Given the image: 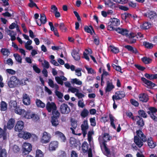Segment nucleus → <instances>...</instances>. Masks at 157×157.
I'll return each instance as SVG.
<instances>
[{
	"mask_svg": "<svg viewBox=\"0 0 157 157\" xmlns=\"http://www.w3.org/2000/svg\"><path fill=\"white\" fill-rule=\"evenodd\" d=\"M147 144L151 148H154L156 146V143L153 141L152 138L151 137L148 138L147 139Z\"/></svg>",
	"mask_w": 157,
	"mask_h": 157,
	"instance_id": "22",
	"label": "nucleus"
},
{
	"mask_svg": "<svg viewBox=\"0 0 157 157\" xmlns=\"http://www.w3.org/2000/svg\"><path fill=\"white\" fill-rule=\"evenodd\" d=\"M111 137L107 133H104L101 136H99V141L100 144H106L105 143L111 139Z\"/></svg>",
	"mask_w": 157,
	"mask_h": 157,
	"instance_id": "4",
	"label": "nucleus"
},
{
	"mask_svg": "<svg viewBox=\"0 0 157 157\" xmlns=\"http://www.w3.org/2000/svg\"><path fill=\"white\" fill-rule=\"evenodd\" d=\"M151 26V25L150 23L148 22H145L141 25L140 27L142 29H149Z\"/></svg>",
	"mask_w": 157,
	"mask_h": 157,
	"instance_id": "38",
	"label": "nucleus"
},
{
	"mask_svg": "<svg viewBox=\"0 0 157 157\" xmlns=\"http://www.w3.org/2000/svg\"><path fill=\"white\" fill-rule=\"evenodd\" d=\"M144 15L150 19H154L157 17V14L155 12L152 11H149L147 13L144 14Z\"/></svg>",
	"mask_w": 157,
	"mask_h": 157,
	"instance_id": "23",
	"label": "nucleus"
},
{
	"mask_svg": "<svg viewBox=\"0 0 157 157\" xmlns=\"http://www.w3.org/2000/svg\"><path fill=\"white\" fill-rule=\"evenodd\" d=\"M36 103L37 106L38 107L43 108L45 107V104L39 99H36Z\"/></svg>",
	"mask_w": 157,
	"mask_h": 157,
	"instance_id": "43",
	"label": "nucleus"
},
{
	"mask_svg": "<svg viewBox=\"0 0 157 157\" xmlns=\"http://www.w3.org/2000/svg\"><path fill=\"white\" fill-rule=\"evenodd\" d=\"M1 51L3 54L5 56H8L10 54L9 50L6 48H2Z\"/></svg>",
	"mask_w": 157,
	"mask_h": 157,
	"instance_id": "54",
	"label": "nucleus"
},
{
	"mask_svg": "<svg viewBox=\"0 0 157 157\" xmlns=\"http://www.w3.org/2000/svg\"><path fill=\"white\" fill-rule=\"evenodd\" d=\"M52 117H54L57 118H58L60 116V113L57 110V109L52 111Z\"/></svg>",
	"mask_w": 157,
	"mask_h": 157,
	"instance_id": "51",
	"label": "nucleus"
},
{
	"mask_svg": "<svg viewBox=\"0 0 157 157\" xmlns=\"http://www.w3.org/2000/svg\"><path fill=\"white\" fill-rule=\"evenodd\" d=\"M46 21V16L44 14H40V20L37 19L36 20V22L37 24L39 26L41 25L42 24H45Z\"/></svg>",
	"mask_w": 157,
	"mask_h": 157,
	"instance_id": "15",
	"label": "nucleus"
},
{
	"mask_svg": "<svg viewBox=\"0 0 157 157\" xmlns=\"http://www.w3.org/2000/svg\"><path fill=\"white\" fill-rule=\"evenodd\" d=\"M125 96V92L123 91H119L116 92L115 94L112 96L113 101L120 100L124 98Z\"/></svg>",
	"mask_w": 157,
	"mask_h": 157,
	"instance_id": "8",
	"label": "nucleus"
},
{
	"mask_svg": "<svg viewBox=\"0 0 157 157\" xmlns=\"http://www.w3.org/2000/svg\"><path fill=\"white\" fill-rule=\"evenodd\" d=\"M23 154L24 155L28 154L32 150L31 145L28 143H24L22 146Z\"/></svg>",
	"mask_w": 157,
	"mask_h": 157,
	"instance_id": "7",
	"label": "nucleus"
},
{
	"mask_svg": "<svg viewBox=\"0 0 157 157\" xmlns=\"http://www.w3.org/2000/svg\"><path fill=\"white\" fill-rule=\"evenodd\" d=\"M84 29L86 32L89 33H92L93 28L91 26H90L89 27L87 26H86L85 27Z\"/></svg>",
	"mask_w": 157,
	"mask_h": 157,
	"instance_id": "55",
	"label": "nucleus"
},
{
	"mask_svg": "<svg viewBox=\"0 0 157 157\" xmlns=\"http://www.w3.org/2000/svg\"><path fill=\"white\" fill-rule=\"evenodd\" d=\"M48 84L51 87L54 88L56 90L58 89L59 86L56 84H54L53 81L52 79H48Z\"/></svg>",
	"mask_w": 157,
	"mask_h": 157,
	"instance_id": "36",
	"label": "nucleus"
},
{
	"mask_svg": "<svg viewBox=\"0 0 157 157\" xmlns=\"http://www.w3.org/2000/svg\"><path fill=\"white\" fill-rule=\"evenodd\" d=\"M141 59L142 61L146 64L150 63L152 61L151 59L146 57H144Z\"/></svg>",
	"mask_w": 157,
	"mask_h": 157,
	"instance_id": "47",
	"label": "nucleus"
},
{
	"mask_svg": "<svg viewBox=\"0 0 157 157\" xmlns=\"http://www.w3.org/2000/svg\"><path fill=\"white\" fill-rule=\"evenodd\" d=\"M88 144L86 142H84L82 145V150L83 152L85 153L88 149Z\"/></svg>",
	"mask_w": 157,
	"mask_h": 157,
	"instance_id": "44",
	"label": "nucleus"
},
{
	"mask_svg": "<svg viewBox=\"0 0 157 157\" xmlns=\"http://www.w3.org/2000/svg\"><path fill=\"white\" fill-rule=\"evenodd\" d=\"M55 80L57 82L61 85L63 84V81H66L67 79L63 76H61L60 77L56 76L55 78Z\"/></svg>",
	"mask_w": 157,
	"mask_h": 157,
	"instance_id": "21",
	"label": "nucleus"
},
{
	"mask_svg": "<svg viewBox=\"0 0 157 157\" xmlns=\"http://www.w3.org/2000/svg\"><path fill=\"white\" fill-rule=\"evenodd\" d=\"M137 135L134 136V142L137 145L140 147L143 145V142L147 140V138L141 130L136 131Z\"/></svg>",
	"mask_w": 157,
	"mask_h": 157,
	"instance_id": "1",
	"label": "nucleus"
},
{
	"mask_svg": "<svg viewBox=\"0 0 157 157\" xmlns=\"http://www.w3.org/2000/svg\"><path fill=\"white\" fill-rule=\"evenodd\" d=\"M104 3L105 5L107 7H109L111 8H112L115 6L114 4L112 2L108 1L107 2L106 1H105Z\"/></svg>",
	"mask_w": 157,
	"mask_h": 157,
	"instance_id": "52",
	"label": "nucleus"
},
{
	"mask_svg": "<svg viewBox=\"0 0 157 157\" xmlns=\"http://www.w3.org/2000/svg\"><path fill=\"white\" fill-rule=\"evenodd\" d=\"M114 88V86L112 82L107 81L106 83V87L105 89L106 92H109Z\"/></svg>",
	"mask_w": 157,
	"mask_h": 157,
	"instance_id": "25",
	"label": "nucleus"
},
{
	"mask_svg": "<svg viewBox=\"0 0 157 157\" xmlns=\"http://www.w3.org/2000/svg\"><path fill=\"white\" fill-rule=\"evenodd\" d=\"M24 122L21 121H18L15 127V129L16 131L20 132L24 128Z\"/></svg>",
	"mask_w": 157,
	"mask_h": 157,
	"instance_id": "16",
	"label": "nucleus"
},
{
	"mask_svg": "<svg viewBox=\"0 0 157 157\" xmlns=\"http://www.w3.org/2000/svg\"><path fill=\"white\" fill-rule=\"evenodd\" d=\"M51 138V134L45 131L43 133L42 136L40 140V141L42 144H46L50 141Z\"/></svg>",
	"mask_w": 157,
	"mask_h": 157,
	"instance_id": "2",
	"label": "nucleus"
},
{
	"mask_svg": "<svg viewBox=\"0 0 157 157\" xmlns=\"http://www.w3.org/2000/svg\"><path fill=\"white\" fill-rule=\"evenodd\" d=\"M78 105L79 107L82 108H83L85 106V105L83 101V100H79L78 102Z\"/></svg>",
	"mask_w": 157,
	"mask_h": 157,
	"instance_id": "62",
	"label": "nucleus"
},
{
	"mask_svg": "<svg viewBox=\"0 0 157 157\" xmlns=\"http://www.w3.org/2000/svg\"><path fill=\"white\" fill-rule=\"evenodd\" d=\"M46 108L49 112H52L57 109L56 104L52 102H48L46 104Z\"/></svg>",
	"mask_w": 157,
	"mask_h": 157,
	"instance_id": "13",
	"label": "nucleus"
},
{
	"mask_svg": "<svg viewBox=\"0 0 157 157\" xmlns=\"http://www.w3.org/2000/svg\"><path fill=\"white\" fill-rule=\"evenodd\" d=\"M125 48L128 49L129 51L134 53L136 54L138 52L136 48H134L130 46L126 45L125 46Z\"/></svg>",
	"mask_w": 157,
	"mask_h": 157,
	"instance_id": "46",
	"label": "nucleus"
},
{
	"mask_svg": "<svg viewBox=\"0 0 157 157\" xmlns=\"http://www.w3.org/2000/svg\"><path fill=\"white\" fill-rule=\"evenodd\" d=\"M90 121L91 126H94L96 125L95 118V117L90 118Z\"/></svg>",
	"mask_w": 157,
	"mask_h": 157,
	"instance_id": "64",
	"label": "nucleus"
},
{
	"mask_svg": "<svg viewBox=\"0 0 157 157\" xmlns=\"http://www.w3.org/2000/svg\"><path fill=\"white\" fill-rule=\"evenodd\" d=\"M32 41L31 40H29L25 43V47L28 50H31L33 48V47L30 45L32 44Z\"/></svg>",
	"mask_w": 157,
	"mask_h": 157,
	"instance_id": "39",
	"label": "nucleus"
},
{
	"mask_svg": "<svg viewBox=\"0 0 157 157\" xmlns=\"http://www.w3.org/2000/svg\"><path fill=\"white\" fill-rule=\"evenodd\" d=\"M2 137L3 140H5L7 138L6 134L4 131L0 128V138Z\"/></svg>",
	"mask_w": 157,
	"mask_h": 157,
	"instance_id": "45",
	"label": "nucleus"
},
{
	"mask_svg": "<svg viewBox=\"0 0 157 157\" xmlns=\"http://www.w3.org/2000/svg\"><path fill=\"white\" fill-rule=\"evenodd\" d=\"M58 118L52 117L51 122L52 126L55 127L57 126L59 124V121L58 120Z\"/></svg>",
	"mask_w": 157,
	"mask_h": 157,
	"instance_id": "35",
	"label": "nucleus"
},
{
	"mask_svg": "<svg viewBox=\"0 0 157 157\" xmlns=\"http://www.w3.org/2000/svg\"><path fill=\"white\" fill-rule=\"evenodd\" d=\"M89 112L87 109H84L80 113L81 116L83 118H85L88 115Z\"/></svg>",
	"mask_w": 157,
	"mask_h": 157,
	"instance_id": "42",
	"label": "nucleus"
},
{
	"mask_svg": "<svg viewBox=\"0 0 157 157\" xmlns=\"http://www.w3.org/2000/svg\"><path fill=\"white\" fill-rule=\"evenodd\" d=\"M139 98L140 101L144 102H147L148 99V96L145 94H140Z\"/></svg>",
	"mask_w": 157,
	"mask_h": 157,
	"instance_id": "27",
	"label": "nucleus"
},
{
	"mask_svg": "<svg viewBox=\"0 0 157 157\" xmlns=\"http://www.w3.org/2000/svg\"><path fill=\"white\" fill-rule=\"evenodd\" d=\"M85 67L88 74H94L96 73V72L92 68L89 67L87 66H85Z\"/></svg>",
	"mask_w": 157,
	"mask_h": 157,
	"instance_id": "48",
	"label": "nucleus"
},
{
	"mask_svg": "<svg viewBox=\"0 0 157 157\" xmlns=\"http://www.w3.org/2000/svg\"><path fill=\"white\" fill-rule=\"evenodd\" d=\"M68 91L73 93H77L79 91V90L77 88L72 87L69 88Z\"/></svg>",
	"mask_w": 157,
	"mask_h": 157,
	"instance_id": "60",
	"label": "nucleus"
},
{
	"mask_svg": "<svg viewBox=\"0 0 157 157\" xmlns=\"http://www.w3.org/2000/svg\"><path fill=\"white\" fill-rule=\"evenodd\" d=\"M7 152L5 148L0 147V157H6Z\"/></svg>",
	"mask_w": 157,
	"mask_h": 157,
	"instance_id": "41",
	"label": "nucleus"
},
{
	"mask_svg": "<svg viewBox=\"0 0 157 157\" xmlns=\"http://www.w3.org/2000/svg\"><path fill=\"white\" fill-rule=\"evenodd\" d=\"M10 105L11 107H13L15 108L17 107V102L15 101H11L10 103Z\"/></svg>",
	"mask_w": 157,
	"mask_h": 157,
	"instance_id": "63",
	"label": "nucleus"
},
{
	"mask_svg": "<svg viewBox=\"0 0 157 157\" xmlns=\"http://www.w3.org/2000/svg\"><path fill=\"white\" fill-rule=\"evenodd\" d=\"M15 120L13 119H10L8 121L7 128L9 129H11L13 128L14 125Z\"/></svg>",
	"mask_w": 157,
	"mask_h": 157,
	"instance_id": "33",
	"label": "nucleus"
},
{
	"mask_svg": "<svg viewBox=\"0 0 157 157\" xmlns=\"http://www.w3.org/2000/svg\"><path fill=\"white\" fill-rule=\"evenodd\" d=\"M71 126L72 127L70 128V129L72 131V133L75 135L76 134L75 132L74 129H75L77 127V123L76 121H71Z\"/></svg>",
	"mask_w": 157,
	"mask_h": 157,
	"instance_id": "34",
	"label": "nucleus"
},
{
	"mask_svg": "<svg viewBox=\"0 0 157 157\" xmlns=\"http://www.w3.org/2000/svg\"><path fill=\"white\" fill-rule=\"evenodd\" d=\"M26 118L32 119L34 121H36L39 119V117L37 115L34 113H31L30 112L28 111V114L26 116Z\"/></svg>",
	"mask_w": 157,
	"mask_h": 157,
	"instance_id": "18",
	"label": "nucleus"
},
{
	"mask_svg": "<svg viewBox=\"0 0 157 157\" xmlns=\"http://www.w3.org/2000/svg\"><path fill=\"white\" fill-rule=\"evenodd\" d=\"M14 110L16 113L26 118V116L28 114V111H25L24 109H22L19 107H16Z\"/></svg>",
	"mask_w": 157,
	"mask_h": 157,
	"instance_id": "12",
	"label": "nucleus"
},
{
	"mask_svg": "<svg viewBox=\"0 0 157 157\" xmlns=\"http://www.w3.org/2000/svg\"><path fill=\"white\" fill-rule=\"evenodd\" d=\"M108 50L114 53H118L119 52L118 48L114 46L110 45L108 47Z\"/></svg>",
	"mask_w": 157,
	"mask_h": 157,
	"instance_id": "40",
	"label": "nucleus"
},
{
	"mask_svg": "<svg viewBox=\"0 0 157 157\" xmlns=\"http://www.w3.org/2000/svg\"><path fill=\"white\" fill-rule=\"evenodd\" d=\"M115 30L119 33L122 35L128 37L129 35L128 31L126 29H123L120 27L116 28Z\"/></svg>",
	"mask_w": 157,
	"mask_h": 157,
	"instance_id": "14",
	"label": "nucleus"
},
{
	"mask_svg": "<svg viewBox=\"0 0 157 157\" xmlns=\"http://www.w3.org/2000/svg\"><path fill=\"white\" fill-rule=\"evenodd\" d=\"M71 82L72 84H76L78 86H81L82 84V81L77 78L71 79Z\"/></svg>",
	"mask_w": 157,
	"mask_h": 157,
	"instance_id": "32",
	"label": "nucleus"
},
{
	"mask_svg": "<svg viewBox=\"0 0 157 157\" xmlns=\"http://www.w3.org/2000/svg\"><path fill=\"white\" fill-rule=\"evenodd\" d=\"M81 71L82 69L81 68H78L75 69V75L78 77L81 76Z\"/></svg>",
	"mask_w": 157,
	"mask_h": 157,
	"instance_id": "56",
	"label": "nucleus"
},
{
	"mask_svg": "<svg viewBox=\"0 0 157 157\" xmlns=\"http://www.w3.org/2000/svg\"><path fill=\"white\" fill-rule=\"evenodd\" d=\"M1 107L2 111H5L7 109V104L4 101H2L1 105Z\"/></svg>",
	"mask_w": 157,
	"mask_h": 157,
	"instance_id": "53",
	"label": "nucleus"
},
{
	"mask_svg": "<svg viewBox=\"0 0 157 157\" xmlns=\"http://www.w3.org/2000/svg\"><path fill=\"white\" fill-rule=\"evenodd\" d=\"M128 37L129 38V41L130 43H133L136 42V39L135 38L136 35L133 33H129Z\"/></svg>",
	"mask_w": 157,
	"mask_h": 157,
	"instance_id": "28",
	"label": "nucleus"
},
{
	"mask_svg": "<svg viewBox=\"0 0 157 157\" xmlns=\"http://www.w3.org/2000/svg\"><path fill=\"white\" fill-rule=\"evenodd\" d=\"M109 118L110 124L111 126L114 129L116 128V127L114 124V122H116L117 121L116 119L113 117V116L111 114H109Z\"/></svg>",
	"mask_w": 157,
	"mask_h": 157,
	"instance_id": "29",
	"label": "nucleus"
},
{
	"mask_svg": "<svg viewBox=\"0 0 157 157\" xmlns=\"http://www.w3.org/2000/svg\"><path fill=\"white\" fill-rule=\"evenodd\" d=\"M23 101L24 104L25 105H29L30 104V98L29 96L26 94L23 95Z\"/></svg>",
	"mask_w": 157,
	"mask_h": 157,
	"instance_id": "20",
	"label": "nucleus"
},
{
	"mask_svg": "<svg viewBox=\"0 0 157 157\" xmlns=\"http://www.w3.org/2000/svg\"><path fill=\"white\" fill-rule=\"evenodd\" d=\"M42 65L45 68L48 69L49 68V64L48 62L45 60H44L42 63Z\"/></svg>",
	"mask_w": 157,
	"mask_h": 157,
	"instance_id": "61",
	"label": "nucleus"
},
{
	"mask_svg": "<svg viewBox=\"0 0 157 157\" xmlns=\"http://www.w3.org/2000/svg\"><path fill=\"white\" fill-rule=\"evenodd\" d=\"M43 152L40 150L38 149L36 151L35 157H44Z\"/></svg>",
	"mask_w": 157,
	"mask_h": 157,
	"instance_id": "50",
	"label": "nucleus"
},
{
	"mask_svg": "<svg viewBox=\"0 0 157 157\" xmlns=\"http://www.w3.org/2000/svg\"><path fill=\"white\" fill-rule=\"evenodd\" d=\"M70 143L71 146L77 147L79 144V142L74 138L72 137L70 139Z\"/></svg>",
	"mask_w": 157,
	"mask_h": 157,
	"instance_id": "26",
	"label": "nucleus"
},
{
	"mask_svg": "<svg viewBox=\"0 0 157 157\" xmlns=\"http://www.w3.org/2000/svg\"><path fill=\"white\" fill-rule=\"evenodd\" d=\"M86 52L87 53V54L85 52H84L83 53V56L84 58L87 60V61H89L90 60V59L89 58V57L88 56V54L89 53H90L91 52V50H90V52H89L88 50H86Z\"/></svg>",
	"mask_w": 157,
	"mask_h": 157,
	"instance_id": "57",
	"label": "nucleus"
},
{
	"mask_svg": "<svg viewBox=\"0 0 157 157\" xmlns=\"http://www.w3.org/2000/svg\"><path fill=\"white\" fill-rule=\"evenodd\" d=\"M58 146L59 143L57 141H52L49 145L48 150L50 151H55L58 148Z\"/></svg>",
	"mask_w": 157,
	"mask_h": 157,
	"instance_id": "11",
	"label": "nucleus"
},
{
	"mask_svg": "<svg viewBox=\"0 0 157 157\" xmlns=\"http://www.w3.org/2000/svg\"><path fill=\"white\" fill-rule=\"evenodd\" d=\"M93 134V132L91 131H89L88 133V140L90 145H92L93 144V138L92 137Z\"/></svg>",
	"mask_w": 157,
	"mask_h": 157,
	"instance_id": "37",
	"label": "nucleus"
},
{
	"mask_svg": "<svg viewBox=\"0 0 157 157\" xmlns=\"http://www.w3.org/2000/svg\"><path fill=\"white\" fill-rule=\"evenodd\" d=\"M157 109L154 107H150L147 113L150 115L151 117L154 121H157Z\"/></svg>",
	"mask_w": 157,
	"mask_h": 157,
	"instance_id": "6",
	"label": "nucleus"
},
{
	"mask_svg": "<svg viewBox=\"0 0 157 157\" xmlns=\"http://www.w3.org/2000/svg\"><path fill=\"white\" fill-rule=\"evenodd\" d=\"M71 55L75 60H78L80 59V57L78 52L77 51L74 50L72 52Z\"/></svg>",
	"mask_w": 157,
	"mask_h": 157,
	"instance_id": "31",
	"label": "nucleus"
},
{
	"mask_svg": "<svg viewBox=\"0 0 157 157\" xmlns=\"http://www.w3.org/2000/svg\"><path fill=\"white\" fill-rule=\"evenodd\" d=\"M139 115L144 118H146L147 117V114L143 110H140L138 111Z\"/></svg>",
	"mask_w": 157,
	"mask_h": 157,
	"instance_id": "58",
	"label": "nucleus"
},
{
	"mask_svg": "<svg viewBox=\"0 0 157 157\" xmlns=\"http://www.w3.org/2000/svg\"><path fill=\"white\" fill-rule=\"evenodd\" d=\"M81 128L83 132V136L85 137L89 128L88 121L87 120H84V121L81 125Z\"/></svg>",
	"mask_w": 157,
	"mask_h": 157,
	"instance_id": "10",
	"label": "nucleus"
},
{
	"mask_svg": "<svg viewBox=\"0 0 157 157\" xmlns=\"http://www.w3.org/2000/svg\"><path fill=\"white\" fill-rule=\"evenodd\" d=\"M142 80L145 84V86L148 88H151L155 86V85L154 83L150 81H149L144 78H142Z\"/></svg>",
	"mask_w": 157,
	"mask_h": 157,
	"instance_id": "17",
	"label": "nucleus"
},
{
	"mask_svg": "<svg viewBox=\"0 0 157 157\" xmlns=\"http://www.w3.org/2000/svg\"><path fill=\"white\" fill-rule=\"evenodd\" d=\"M60 110L62 114H67L70 112V109L67 104L63 103L60 105Z\"/></svg>",
	"mask_w": 157,
	"mask_h": 157,
	"instance_id": "9",
	"label": "nucleus"
},
{
	"mask_svg": "<svg viewBox=\"0 0 157 157\" xmlns=\"http://www.w3.org/2000/svg\"><path fill=\"white\" fill-rule=\"evenodd\" d=\"M135 120L136 121L137 123L139 126L142 127L144 125V123L143 119L139 116H136Z\"/></svg>",
	"mask_w": 157,
	"mask_h": 157,
	"instance_id": "30",
	"label": "nucleus"
},
{
	"mask_svg": "<svg viewBox=\"0 0 157 157\" xmlns=\"http://www.w3.org/2000/svg\"><path fill=\"white\" fill-rule=\"evenodd\" d=\"M20 82L19 80L15 76H12L8 82V84L10 88H13L18 85Z\"/></svg>",
	"mask_w": 157,
	"mask_h": 157,
	"instance_id": "5",
	"label": "nucleus"
},
{
	"mask_svg": "<svg viewBox=\"0 0 157 157\" xmlns=\"http://www.w3.org/2000/svg\"><path fill=\"white\" fill-rule=\"evenodd\" d=\"M145 47L148 48H151L153 47V44L149 42H145L144 43Z\"/></svg>",
	"mask_w": 157,
	"mask_h": 157,
	"instance_id": "59",
	"label": "nucleus"
},
{
	"mask_svg": "<svg viewBox=\"0 0 157 157\" xmlns=\"http://www.w3.org/2000/svg\"><path fill=\"white\" fill-rule=\"evenodd\" d=\"M110 24L108 26V29L111 31L115 30V26L119 25L120 24V21L117 19L113 18L110 21Z\"/></svg>",
	"mask_w": 157,
	"mask_h": 157,
	"instance_id": "3",
	"label": "nucleus"
},
{
	"mask_svg": "<svg viewBox=\"0 0 157 157\" xmlns=\"http://www.w3.org/2000/svg\"><path fill=\"white\" fill-rule=\"evenodd\" d=\"M100 147L102 151L104 152V154L106 155H108L110 154V151L107 147L106 144H100Z\"/></svg>",
	"mask_w": 157,
	"mask_h": 157,
	"instance_id": "24",
	"label": "nucleus"
},
{
	"mask_svg": "<svg viewBox=\"0 0 157 157\" xmlns=\"http://www.w3.org/2000/svg\"><path fill=\"white\" fill-rule=\"evenodd\" d=\"M13 56L16 61L21 63H22V59L21 56L17 54H14Z\"/></svg>",
	"mask_w": 157,
	"mask_h": 157,
	"instance_id": "49",
	"label": "nucleus"
},
{
	"mask_svg": "<svg viewBox=\"0 0 157 157\" xmlns=\"http://www.w3.org/2000/svg\"><path fill=\"white\" fill-rule=\"evenodd\" d=\"M18 136L21 138H23L25 140L29 139L32 136L31 134L27 132H22L19 134Z\"/></svg>",
	"mask_w": 157,
	"mask_h": 157,
	"instance_id": "19",
	"label": "nucleus"
}]
</instances>
